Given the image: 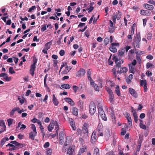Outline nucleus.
I'll return each instance as SVG.
<instances>
[{"mask_svg": "<svg viewBox=\"0 0 155 155\" xmlns=\"http://www.w3.org/2000/svg\"><path fill=\"white\" fill-rule=\"evenodd\" d=\"M113 59L116 64V67L119 69L121 67V65L124 63L123 59L121 58L118 59L117 56H114L113 58Z\"/></svg>", "mask_w": 155, "mask_h": 155, "instance_id": "nucleus-1", "label": "nucleus"}, {"mask_svg": "<svg viewBox=\"0 0 155 155\" xmlns=\"http://www.w3.org/2000/svg\"><path fill=\"white\" fill-rule=\"evenodd\" d=\"M89 113L91 115H93L96 110L95 104L93 102H91L89 106Z\"/></svg>", "mask_w": 155, "mask_h": 155, "instance_id": "nucleus-2", "label": "nucleus"}, {"mask_svg": "<svg viewBox=\"0 0 155 155\" xmlns=\"http://www.w3.org/2000/svg\"><path fill=\"white\" fill-rule=\"evenodd\" d=\"M141 40V37L140 34L139 33L137 34L134 40V43H133L134 45V43L137 48H139L140 47V43Z\"/></svg>", "mask_w": 155, "mask_h": 155, "instance_id": "nucleus-3", "label": "nucleus"}, {"mask_svg": "<svg viewBox=\"0 0 155 155\" xmlns=\"http://www.w3.org/2000/svg\"><path fill=\"white\" fill-rule=\"evenodd\" d=\"M75 152V146H70L68 150L67 155H74Z\"/></svg>", "mask_w": 155, "mask_h": 155, "instance_id": "nucleus-4", "label": "nucleus"}, {"mask_svg": "<svg viewBox=\"0 0 155 155\" xmlns=\"http://www.w3.org/2000/svg\"><path fill=\"white\" fill-rule=\"evenodd\" d=\"M111 46H110L109 48L110 51L113 53H115L117 51V49L115 46H119V45L118 43H112Z\"/></svg>", "mask_w": 155, "mask_h": 155, "instance_id": "nucleus-5", "label": "nucleus"}, {"mask_svg": "<svg viewBox=\"0 0 155 155\" xmlns=\"http://www.w3.org/2000/svg\"><path fill=\"white\" fill-rule=\"evenodd\" d=\"M103 129V126L101 124H99L97 128V135L100 136H102L103 135V133L102 132Z\"/></svg>", "mask_w": 155, "mask_h": 155, "instance_id": "nucleus-6", "label": "nucleus"}, {"mask_svg": "<svg viewBox=\"0 0 155 155\" xmlns=\"http://www.w3.org/2000/svg\"><path fill=\"white\" fill-rule=\"evenodd\" d=\"M85 70L82 68H81L76 74V76L77 77H81L84 75L85 74Z\"/></svg>", "mask_w": 155, "mask_h": 155, "instance_id": "nucleus-7", "label": "nucleus"}, {"mask_svg": "<svg viewBox=\"0 0 155 155\" xmlns=\"http://www.w3.org/2000/svg\"><path fill=\"white\" fill-rule=\"evenodd\" d=\"M97 137L96 133L93 132L91 135V142L92 144H94L97 140Z\"/></svg>", "mask_w": 155, "mask_h": 155, "instance_id": "nucleus-8", "label": "nucleus"}, {"mask_svg": "<svg viewBox=\"0 0 155 155\" xmlns=\"http://www.w3.org/2000/svg\"><path fill=\"white\" fill-rule=\"evenodd\" d=\"M127 68L126 67L121 68L120 70L117 71V73L118 74H120L121 73H125L127 71Z\"/></svg>", "mask_w": 155, "mask_h": 155, "instance_id": "nucleus-9", "label": "nucleus"}, {"mask_svg": "<svg viewBox=\"0 0 155 155\" xmlns=\"http://www.w3.org/2000/svg\"><path fill=\"white\" fill-rule=\"evenodd\" d=\"M129 91L130 93L135 98L137 97V94L134 90L131 88H129Z\"/></svg>", "mask_w": 155, "mask_h": 155, "instance_id": "nucleus-10", "label": "nucleus"}, {"mask_svg": "<svg viewBox=\"0 0 155 155\" xmlns=\"http://www.w3.org/2000/svg\"><path fill=\"white\" fill-rule=\"evenodd\" d=\"M54 124V121L53 120H51L49 125L48 127V130L49 131H51L53 129Z\"/></svg>", "mask_w": 155, "mask_h": 155, "instance_id": "nucleus-11", "label": "nucleus"}, {"mask_svg": "<svg viewBox=\"0 0 155 155\" xmlns=\"http://www.w3.org/2000/svg\"><path fill=\"white\" fill-rule=\"evenodd\" d=\"M140 13L144 15L149 16L151 14V12L148 10H141L140 12Z\"/></svg>", "mask_w": 155, "mask_h": 155, "instance_id": "nucleus-12", "label": "nucleus"}, {"mask_svg": "<svg viewBox=\"0 0 155 155\" xmlns=\"http://www.w3.org/2000/svg\"><path fill=\"white\" fill-rule=\"evenodd\" d=\"M64 100L66 102L68 103L71 106H73L75 104L74 102L69 97H66L64 98Z\"/></svg>", "mask_w": 155, "mask_h": 155, "instance_id": "nucleus-13", "label": "nucleus"}, {"mask_svg": "<svg viewBox=\"0 0 155 155\" xmlns=\"http://www.w3.org/2000/svg\"><path fill=\"white\" fill-rule=\"evenodd\" d=\"M52 100L53 103L54 104V105H55L56 106H57L58 105V104H59V102L58 100L56 98V97L54 94H53L52 95Z\"/></svg>", "mask_w": 155, "mask_h": 155, "instance_id": "nucleus-14", "label": "nucleus"}, {"mask_svg": "<svg viewBox=\"0 0 155 155\" xmlns=\"http://www.w3.org/2000/svg\"><path fill=\"white\" fill-rule=\"evenodd\" d=\"M37 133L36 131L31 132L29 134V138L32 140H34L35 137Z\"/></svg>", "mask_w": 155, "mask_h": 155, "instance_id": "nucleus-15", "label": "nucleus"}, {"mask_svg": "<svg viewBox=\"0 0 155 155\" xmlns=\"http://www.w3.org/2000/svg\"><path fill=\"white\" fill-rule=\"evenodd\" d=\"M88 124L87 123H84L83 127V131L84 134H88V131L87 129V127Z\"/></svg>", "mask_w": 155, "mask_h": 155, "instance_id": "nucleus-16", "label": "nucleus"}, {"mask_svg": "<svg viewBox=\"0 0 155 155\" xmlns=\"http://www.w3.org/2000/svg\"><path fill=\"white\" fill-rule=\"evenodd\" d=\"M0 77H3L6 81H8L10 80V78H8L7 74L5 73H1L0 74Z\"/></svg>", "mask_w": 155, "mask_h": 155, "instance_id": "nucleus-17", "label": "nucleus"}, {"mask_svg": "<svg viewBox=\"0 0 155 155\" xmlns=\"http://www.w3.org/2000/svg\"><path fill=\"white\" fill-rule=\"evenodd\" d=\"M143 7L148 10H152L154 8V7L153 5L147 3L144 4Z\"/></svg>", "mask_w": 155, "mask_h": 155, "instance_id": "nucleus-18", "label": "nucleus"}, {"mask_svg": "<svg viewBox=\"0 0 155 155\" xmlns=\"http://www.w3.org/2000/svg\"><path fill=\"white\" fill-rule=\"evenodd\" d=\"M71 68H72L71 67H68L67 65H66L65 70L62 72V74H67L71 69Z\"/></svg>", "mask_w": 155, "mask_h": 155, "instance_id": "nucleus-19", "label": "nucleus"}, {"mask_svg": "<svg viewBox=\"0 0 155 155\" xmlns=\"http://www.w3.org/2000/svg\"><path fill=\"white\" fill-rule=\"evenodd\" d=\"M115 93L118 96H121V93L120 91V88L119 85H117L115 88Z\"/></svg>", "mask_w": 155, "mask_h": 155, "instance_id": "nucleus-20", "label": "nucleus"}, {"mask_svg": "<svg viewBox=\"0 0 155 155\" xmlns=\"http://www.w3.org/2000/svg\"><path fill=\"white\" fill-rule=\"evenodd\" d=\"M70 124L71 126L72 127V129L73 130H75L76 129V128L75 125V123L74 121L71 118L70 120Z\"/></svg>", "mask_w": 155, "mask_h": 155, "instance_id": "nucleus-21", "label": "nucleus"}, {"mask_svg": "<svg viewBox=\"0 0 155 155\" xmlns=\"http://www.w3.org/2000/svg\"><path fill=\"white\" fill-rule=\"evenodd\" d=\"M87 149L86 146H83L80 148L78 154H81L82 153H84Z\"/></svg>", "mask_w": 155, "mask_h": 155, "instance_id": "nucleus-22", "label": "nucleus"}, {"mask_svg": "<svg viewBox=\"0 0 155 155\" xmlns=\"http://www.w3.org/2000/svg\"><path fill=\"white\" fill-rule=\"evenodd\" d=\"M14 144L15 145V146L19 147L20 148H22L25 146L24 144L19 143L16 141H15Z\"/></svg>", "mask_w": 155, "mask_h": 155, "instance_id": "nucleus-23", "label": "nucleus"}, {"mask_svg": "<svg viewBox=\"0 0 155 155\" xmlns=\"http://www.w3.org/2000/svg\"><path fill=\"white\" fill-rule=\"evenodd\" d=\"M36 68V66L31 65L30 71V74L32 76H33L35 74V71Z\"/></svg>", "mask_w": 155, "mask_h": 155, "instance_id": "nucleus-24", "label": "nucleus"}, {"mask_svg": "<svg viewBox=\"0 0 155 155\" xmlns=\"http://www.w3.org/2000/svg\"><path fill=\"white\" fill-rule=\"evenodd\" d=\"M110 116L112 121L114 123H116V117L114 115V112L112 111L110 113Z\"/></svg>", "mask_w": 155, "mask_h": 155, "instance_id": "nucleus-25", "label": "nucleus"}, {"mask_svg": "<svg viewBox=\"0 0 155 155\" xmlns=\"http://www.w3.org/2000/svg\"><path fill=\"white\" fill-rule=\"evenodd\" d=\"M124 48H121L118 51V55L119 56H122L124 54Z\"/></svg>", "mask_w": 155, "mask_h": 155, "instance_id": "nucleus-26", "label": "nucleus"}, {"mask_svg": "<svg viewBox=\"0 0 155 155\" xmlns=\"http://www.w3.org/2000/svg\"><path fill=\"white\" fill-rule=\"evenodd\" d=\"M128 127V126L126 125L124 126V128H122L121 129V135H124L126 133V128Z\"/></svg>", "mask_w": 155, "mask_h": 155, "instance_id": "nucleus-27", "label": "nucleus"}, {"mask_svg": "<svg viewBox=\"0 0 155 155\" xmlns=\"http://www.w3.org/2000/svg\"><path fill=\"white\" fill-rule=\"evenodd\" d=\"M129 71L130 72L134 74L135 73L134 66L131 64H129Z\"/></svg>", "mask_w": 155, "mask_h": 155, "instance_id": "nucleus-28", "label": "nucleus"}, {"mask_svg": "<svg viewBox=\"0 0 155 155\" xmlns=\"http://www.w3.org/2000/svg\"><path fill=\"white\" fill-rule=\"evenodd\" d=\"M133 116L134 122L136 123H137L138 121V116L137 111H135L133 113Z\"/></svg>", "mask_w": 155, "mask_h": 155, "instance_id": "nucleus-29", "label": "nucleus"}, {"mask_svg": "<svg viewBox=\"0 0 155 155\" xmlns=\"http://www.w3.org/2000/svg\"><path fill=\"white\" fill-rule=\"evenodd\" d=\"M64 133L63 131H61L59 134V139L61 142V141H62L61 142L63 141L64 136Z\"/></svg>", "mask_w": 155, "mask_h": 155, "instance_id": "nucleus-30", "label": "nucleus"}, {"mask_svg": "<svg viewBox=\"0 0 155 155\" xmlns=\"http://www.w3.org/2000/svg\"><path fill=\"white\" fill-rule=\"evenodd\" d=\"M109 100L111 104H114V94L109 96Z\"/></svg>", "mask_w": 155, "mask_h": 155, "instance_id": "nucleus-31", "label": "nucleus"}, {"mask_svg": "<svg viewBox=\"0 0 155 155\" xmlns=\"http://www.w3.org/2000/svg\"><path fill=\"white\" fill-rule=\"evenodd\" d=\"M52 44V41H50L46 43L45 45V47L44 48H46L47 50H48L50 48V46Z\"/></svg>", "mask_w": 155, "mask_h": 155, "instance_id": "nucleus-32", "label": "nucleus"}, {"mask_svg": "<svg viewBox=\"0 0 155 155\" xmlns=\"http://www.w3.org/2000/svg\"><path fill=\"white\" fill-rule=\"evenodd\" d=\"M105 89L109 94V96L114 94L113 91L110 88H109V87H105Z\"/></svg>", "mask_w": 155, "mask_h": 155, "instance_id": "nucleus-33", "label": "nucleus"}, {"mask_svg": "<svg viewBox=\"0 0 155 155\" xmlns=\"http://www.w3.org/2000/svg\"><path fill=\"white\" fill-rule=\"evenodd\" d=\"M55 124L54 125H55V130H56V133L57 134V135H58V130H59V125L58 124L57 122V121H54Z\"/></svg>", "mask_w": 155, "mask_h": 155, "instance_id": "nucleus-34", "label": "nucleus"}, {"mask_svg": "<svg viewBox=\"0 0 155 155\" xmlns=\"http://www.w3.org/2000/svg\"><path fill=\"white\" fill-rule=\"evenodd\" d=\"M72 113L75 116H77L78 115V110L77 108L74 107L72 110Z\"/></svg>", "mask_w": 155, "mask_h": 155, "instance_id": "nucleus-35", "label": "nucleus"}, {"mask_svg": "<svg viewBox=\"0 0 155 155\" xmlns=\"http://www.w3.org/2000/svg\"><path fill=\"white\" fill-rule=\"evenodd\" d=\"M61 87L65 89H69L71 88V86L68 84H65L61 85Z\"/></svg>", "mask_w": 155, "mask_h": 155, "instance_id": "nucleus-36", "label": "nucleus"}, {"mask_svg": "<svg viewBox=\"0 0 155 155\" xmlns=\"http://www.w3.org/2000/svg\"><path fill=\"white\" fill-rule=\"evenodd\" d=\"M18 108H16V107H14L10 113V115L11 116H13L14 115V113L18 110Z\"/></svg>", "mask_w": 155, "mask_h": 155, "instance_id": "nucleus-37", "label": "nucleus"}, {"mask_svg": "<svg viewBox=\"0 0 155 155\" xmlns=\"http://www.w3.org/2000/svg\"><path fill=\"white\" fill-rule=\"evenodd\" d=\"M98 114L99 116L101 115H103V114H105L103 109L101 107H100L98 108Z\"/></svg>", "mask_w": 155, "mask_h": 155, "instance_id": "nucleus-38", "label": "nucleus"}, {"mask_svg": "<svg viewBox=\"0 0 155 155\" xmlns=\"http://www.w3.org/2000/svg\"><path fill=\"white\" fill-rule=\"evenodd\" d=\"M109 31H108L110 33H113L115 29V27H108Z\"/></svg>", "mask_w": 155, "mask_h": 155, "instance_id": "nucleus-39", "label": "nucleus"}, {"mask_svg": "<svg viewBox=\"0 0 155 155\" xmlns=\"http://www.w3.org/2000/svg\"><path fill=\"white\" fill-rule=\"evenodd\" d=\"M91 85H92L94 87V88L96 91H99V87L97 84L94 83V84H91Z\"/></svg>", "mask_w": 155, "mask_h": 155, "instance_id": "nucleus-40", "label": "nucleus"}, {"mask_svg": "<svg viewBox=\"0 0 155 155\" xmlns=\"http://www.w3.org/2000/svg\"><path fill=\"white\" fill-rule=\"evenodd\" d=\"M94 155H99V152L98 149L95 148L94 150Z\"/></svg>", "mask_w": 155, "mask_h": 155, "instance_id": "nucleus-41", "label": "nucleus"}, {"mask_svg": "<svg viewBox=\"0 0 155 155\" xmlns=\"http://www.w3.org/2000/svg\"><path fill=\"white\" fill-rule=\"evenodd\" d=\"M115 16H116V17L117 20H119L121 18V13L119 11H118V12H117L116 15H115Z\"/></svg>", "mask_w": 155, "mask_h": 155, "instance_id": "nucleus-42", "label": "nucleus"}, {"mask_svg": "<svg viewBox=\"0 0 155 155\" xmlns=\"http://www.w3.org/2000/svg\"><path fill=\"white\" fill-rule=\"evenodd\" d=\"M18 99L19 100L21 104H22L24 103L25 100H26L25 99L24 97H22V98H21L19 97H18Z\"/></svg>", "mask_w": 155, "mask_h": 155, "instance_id": "nucleus-43", "label": "nucleus"}, {"mask_svg": "<svg viewBox=\"0 0 155 155\" xmlns=\"http://www.w3.org/2000/svg\"><path fill=\"white\" fill-rule=\"evenodd\" d=\"M20 148L19 147H16L15 146H14V147H12L11 148H9V149H8L7 150H10V151H12L16 150H17Z\"/></svg>", "mask_w": 155, "mask_h": 155, "instance_id": "nucleus-44", "label": "nucleus"}, {"mask_svg": "<svg viewBox=\"0 0 155 155\" xmlns=\"http://www.w3.org/2000/svg\"><path fill=\"white\" fill-rule=\"evenodd\" d=\"M100 117H101V119L105 121H106L107 120V117L105 115V114H103V115H101L100 116Z\"/></svg>", "mask_w": 155, "mask_h": 155, "instance_id": "nucleus-45", "label": "nucleus"}, {"mask_svg": "<svg viewBox=\"0 0 155 155\" xmlns=\"http://www.w3.org/2000/svg\"><path fill=\"white\" fill-rule=\"evenodd\" d=\"M152 38V34L151 32L148 33L147 35V39L149 40H150Z\"/></svg>", "mask_w": 155, "mask_h": 155, "instance_id": "nucleus-46", "label": "nucleus"}, {"mask_svg": "<svg viewBox=\"0 0 155 155\" xmlns=\"http://www.w3.org/2000/svg\"><path fill=\"white\" fill-rule=\"evenodd\" d=\"M9 72L11 74H13L15 73V72L13 70V67H10L8 70Z\"/></svg>", "mask_w": 155, "mask_h": 155, "instance_id": "nucleus-47", "label": "nucleus"}, {"mask_svg": "<svg viewBox=\"0 0 155 155\" xmlns=\"http://www.w3.org/2000/svg\"><path fill=\"white\" fill-rule=\"evenodd\" d=\"M109 40V38L108 37H106L104 39V43L106 45H107L108 44Z\"/></svg>", "mask_w": 155, "mask_h": 155, "instance_id": "nucleus-48", "label": "nucleus"}, {"mask_svg": "<svg viewBox=\"0 0 155 155\" xmlns=\"http://www.w3.org/2000/svg\"><path fill=\"white\" fill-rule=\"evenodd\" d=\"M145 81V84H144L143 86L144 91L145 92H147V81Z\"/></svg>", "mask_w": 155, "mask_h": 155, "instance_id": "nucleus-49", "label": "nucleus"}, {"mask_svg": "<svg viewBox=\"0 0 155 155\" xmlns=\"http://www.w3.org/2000/svg\"><path fill=\"white\" fill-rule=\"evenodd\" d=\"M13 120L11 118H9L7 120V121L9 126L12 124Z\"/></svg>", "mask_w": 155, "mask_h": 155, "instance_id": "nucleus-50", "label": "nucleus"}, {"mask_svg": "<svg viewBox=\"0 0 155 155\" xmlns=\"http://www.w3.org/2000/svg\"><path fill=\"white\" fill-rule=\"evenodd\" d=\"M2 127L0 129V134L2 132H3L4 131H5L6 127V126H2Z\"/></svg>", "mask_w": 155, "mask_h": 155, "instance_id": "nucleus-51", "label": "nucleus"}, {"mask_svg": "<svg viewBox=\"0 0 155 155\" xmlns=\"http://www.w3.org/2000/svg\"><path fill=\"white\" fill-rule=\"evenodd\" d=\"M87 78H88V80L90 81V85L94 84V82L93 81L92 78L91 77V76H88Z\"/></svg>", "mask_w": 155, "mask_h": 155, "instance_id": "nucleus-52", "label": "nucleus"}, {"mask_svg": "<svg viewBox=\"0 0 155 155\" xmlns=\"http://www.w3.org/2000/svg\"><path fill=\"white\" fill-rule=\"evenodd\" d=\"M35 8L36 7L35 6H32L31 8H29L28 10V12H32V10H34Z\"/></svg>", "mask_w": 155, "mask_h": 155, "instance_id": "nucleus-53", "label": "nucleus"}, {"mask_svg": "<svg viewBox=\"0 0 155 155\" xmlns=\"http://www.w3.org/2000/svg\"><path fill=\"white\" fill-rule=\"evenodd\" d=\"M33 60L34 61V63L33 64H31V65L34 66H36L35 65H36V64L37 61V59L35 57L33 58Z\"/></svg>", "mask_w": 155, "mask_h": 155, "instance_id": "nucleus-54", "label": "nucleus"}, {"mask_svg": "<svg viewBox=\"0 0 155 155\" xmlns=\"http://www.w3.org/2000/svg\"><path fill=\"white\" fill-rule=\"evenodd\" d=\"M5 138H3L1 141L0 145L2 147L5 143Z\"/></svg>", "mask_w": 155, "mask_h": 155, "instance_id": "nucleus-55", "label": "nucleus"}, {"mask_svg": "<svg viewBox=\"0 0 155 155\" xmlns=\"http://www.w3.org/2000/svg\"><path fill=\"white\" fill-rule=\"evenodd\" d=\"M79 87L77 86H73V89L75 93H76Z\"/></svg>", "mask_w": 155, "mask_h": 155, "instance_id": "nucleus-56", "label": "nucleus"}, {"mask_svg": "<svg viewBox=\"0 0 155 155\" xmlns=\"http://www.w3.org/2000/svg\"><path fill=\"white\" fill-rule=\"evenodd\" d=\"M42 27L41 28V31H44L46 30L47 29L46 25H44L41 26Z\"/></svg>", "mask_w": 155, "mask_h": 155, "instance_id": "nucleus-57", "label": "nucleus"}, {"mask_svg": "<svg viewBox=\"0 0 155 155\" xmlns=\"http://www.w3.org/2000/svg\"><path fill=\"white\" fill-rule=\"evenodd\" d=\"M153 66V65L152 64L150 63H148L147 64H146V67L148 69L149 68H150L151 67H152Z\"/></svg>", "mask_w": 155, "mask_h": 155, "instance_id": "nucleus-58", "label": "nucleus"}, {"mask_svg": "<svg viewBox=\"0 0 155 155\" xmlns=\"http://www.w3.org/2000/svg\"><path fill=\"white\" fill-rule=\"evenodd\" d=\"M53 63H54L53 65L54 66V67H57V63L58 62V61L53 60Z\"/></svg>", "mask_w": 155, "mask_h": 155, "instance_id": "nucleus-59", "label": "nucleus"}, {"mask_svg": "<svg viewBox=\"0 0 155 155\" xmlns=\"http://www.w3.org/2000/svg\"><path fill=\"white\" fill-rule=\"evenodd\" d=\"M140 127L143 129L146 130V126L143 124L140 125Z\"/></svg>", "mask_w": 155, "mask_h": 155, "instance_id": "nucleus-60", "label": "nucleus"}, {"mask_svg": "<svg viewBox=\"0 0 155 155\" xmlns=\"http://www.w3.org/2000/svg\"><path fill=\"white\" fill-rule=\"evenodd\" d=\"M64 53L65 51L63 50H61L59 52V54L61 56H63L64 55Z\"/></svg>", "mask_w": 155, "mask_h": 155, "instance_id": "nucleus-61", "label": "nucleus"}, {"mask_svg": "<svg viewBox=\"0 0 155 155\" xmlns=\"http://www.w3.org/2000/svg\"><path fill=\"white\" fill-rule=\"evenodd\" d=\"M50 143L48 142H46L44 145V147L45 148H47L49 147Z\"/></svg>", "mask_w": 155, "mask_h": 155, "instance_id": "nucleus-62", "label": "nucleus"}, {"mask_svg": "<svg viewBox=\"0 0 155 155\" xmlns=\"http://www.w3.org/2000/svg\"><path fill=\"white\" fill-rule=\"evenodd\" d=\"M0 126L2 127L5 126L4 121L0 120Z\"/></svg>", "mask_w": 155, "mask_h": 155, "instance_id": "nucleus-63", "label": "nucleus"}, {"mask_svg": "<svg viewBox=\"0 0 155 155\" xmlns=\"http://www.w3.org/2000/svg\"><path fill=\"white\" fill-rule=\"evenodd\" d=\"M31 127L33 129V131H36L35 126L34 124H31Z\"/></svg>", "mask_w": 155, "mask_h": 155, "instance_id": "nucleus-64", "label": "nucleus"}]
</instances>
